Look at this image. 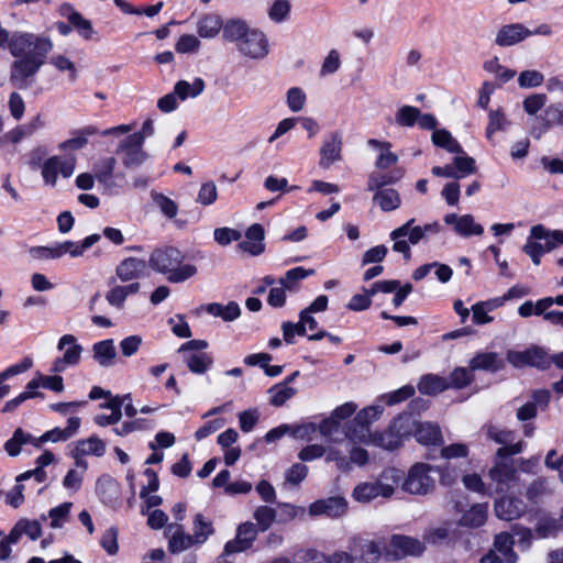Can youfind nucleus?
<instances>
[{
  "label": "nucleus",
  "instance_id": "nucleus-1",
  "mask_svg": "<svg viewBox=\"0 0 563 563\" xmlns=\"http://www.w3.org/2000/svg\"><path fill=\"white\" fill-rule=\"evenodd\" d=\"M0 48L8 49L15 58L11 65L10 79L19 86H25L45 64L53 49L52 40L43 34L27 31L10 33L0 24Z\"/></svg>",
  "mask_w": 563,
  "mask_h": 563
},
{
  "label": "nucleus",
  "instance_id": "nucleus-2",
  "mask_svg": "<svg viewBox=\"0 0 563 563\" xmlns=\"http://www.w3.org/2000/svg\"><path fill=\"white\" fill-rule=\"evenodd\" d=\"M223 40L234 43L236 51L250 59H264L269 53V43L266 34L240 18L225 21Z\"/></svg>",
  "mask_w": 563,
  "mask_h": 563
},
{
  "label": "nucleus",
  "instance_id": "nucleus-3",
  "mask_svg": "<svg viewBox=\"0 0 563 563\" xmlns=\"http://www.w3.org/2000/svg\"><path fill=\"white\" fill-rule=\"evenodd\" d=\"M148 267L173 284L184 283L194 277L198 269L194 264L185 262L184 253L170 245L157 247L150 254Z\"/></svg>",
  "mask_w": 563,
  "mask_h": 563
},
{
  "label": "nucleus",
  "instance_id": "nucleus-4",
  "mask_svg": "<svg viewBox=\"0 0 563 563\" xmlns=\"http://www.w3.org/2000/svg\"><path fill=\"white\" fill-rule=\"evenodd\" d=\"M405 175L402 168H394L386 173L372 172L367 179V190L375 191L373 200L385 211H394L401 205L399 192L394 188H385L398 183Z\"/></svg>",
  "mask_w": 563,
  "mask_h": 563
},
{
  "label": "nucleus",
  "instance_id": "nucleus-5",
  "mask_svg": "<svg viewBox=\"0 0 563 563\" xmlns=\"http://www.w3.org/2000/svg\"><path fill=\"white\" fill-rule=\"evenodd\" d=\"M416 220L409 219L402 225L393 230L389 234L390 240L394 242L393 251L404 255L405 260H410L411 250L410 245H417L426 240L428 235L439 234L442 230L438 221L426 223L423 225L415 224Z\"/></svg>",
  "mask_w": 563,
  "mask_h": 563
},
{
  "label": "nucleus",
  "instance_id": "nucleus-6",
  "mask_svg": "<svg viewBox=\"0 0 563 563\" xmlns=\"http://www.w3.org/2000/svg\"><path fill=\"white\" fill-rule=\"evenodd\" d=\"M438 466L418 462L411 465L402 481L401 489L410 495L426 496L434 492Z\"/></svg>",
  "mask_w": 563,
  "mask_h": 563
},
{
  "label": "nucleus",
  "instance_id": "nucleus-7",
  "mask_svg": "<svg viewBox=\"0 0 563 563\" xmlns=\"http://www.w3.org/2000/svg\"><path fill=\"white\" fill-rule=\"evenodd\" d=\"M413 426L415 419L410 415H400L386 431L372 433L367 444L396 450L402 444L404 439L411 434Z\"/></svg>",
  "mask_w": 563,
  "mask_h": 563
},
{
  "label": "nucleus",
  "instance_id": "nucleus-8",
  "mask_svg": "<svg viewBox=\"0 0 563 563\" xmlns=\"http://www.w3.org/2000/svg\"><path fill=\"white\" fill-rule=\"evenodd\" d=\"M383 411L378 405H373L360 410L353 421L345 427V437L354 443H368L372 432L369 424L377 420Z\"/></svg>",
  "mask_w": 563,
  "mask_h": 563
},
{
  "label": "nucleus",
  "instance_id": "nucleus-9",
  "mask_svg": "<svg viewBox=\"0 0 563 563\" xmlns=\"http://www.w3.org/2000/svg\"><path fill=\"white\" fill-rule=\"evenodd\" d=\"M117 159L106 157L97 162L93 166V174L97 181L103 187L106 192L112 194L114 189L122 188L126 180L123 173L114 174Z\"/></svg>",
  "mask_w": 563,
  "mask_h": 563
},
{
  "label": "nucleus",
  "instance_id": "nucleus-10",
  "mask_svg": "<svg viewBox=\"0 0 563 563\" xmlns=\"http://www.w3.org/2000/svg\"><path fill=\"white\" fill-rule=\"evenodd\" d=\"M140 141V136H128L118 145L115 154L125 168L137 167L147 159V154L143 151V144Z\"/></svg>",
  "mask_w": 563,
  "mask_h": 563
},
{
  "label": "nucleus",
  "instance_id": "nucleus-11",
  "mask_svg": "<svg viewBox=\"0 0 563 563\" xmlns=\"http://www.w3.org/2000/svg\"><path fill=\"white\" fill-rule=\"evenodd\" d=\"M507 360L517 368L530 366L538 369H547L554 363L559 368L563 369V354H554L553 357L549 354H507Z\"/></svg>",
  "mask_w": 563,
  "mask_h": 563
},
{
  "label": "nucleus",
  "instance_id": "nucleus-12",
  "mask_svg": "<svg viewBox=\"0 0 563 563\" xmlns=\"http://www.w3.org/2000/svg\"><path fill=\"white\" fill-rule=\"evenodd\" d=\"M343 137L340 131H332L323 140L320 147V167L328 169L332 164L342 159Z\"/></svg>",
  "mask_w": 563,
  "mask_h": 563
},
{
  "label": "nucleus",
  "instance_id": "nucleus-13",
  "mask_svg": "<svg viewBox=\"0 0 563 563\" xmlns=\"http://www.w3.org/2000/svg\"><path fill=\"white\" fill-rule=\"evenodd\" d=\"M443 220L445 224L451 225L453 231L462 238L481 236L484 233V227L477 223L472 214L448 213Z\"/></svg>",
  "mask_w": 563,
  "mask_h": 563
},
{
  "label": "nucleus",
  "instance_id": "nucleus-14",
  "mask_svg": "<svg viewBox=\"0 0 563 563\" xmlns=\"http://www.w3.org/2000/svg\"><path fill=\"white\" fill-rule=\"evenodd\" d=\"M530 36V29L522 23H509L499 27L495 44L500 47H509L526 41Z\"/></svg>",
  "mask_w": 563,
  "mask_h": 563
},
{
  "label": "nucleus",
  "instance_id": "nucleus-15",
  "mask_svg": "<svg viewBox=\"0 0 563 563\" xmlns=\"http://www.w3.org/2000/svg\"><path fill=\"white\" fill-rule=\"evenodd\" d=\"M385 541L380 540H364L353 538L351 540L350 550L360 552V560L364 563H377L382 556Z\"/></svg>",
  "mask_w": 563,
  "mask_h": 563
},
{
  "label": "nucleus",
  "instance_id": "nucleus-16",
  "mask_svg": "<svg viewBox=\"0 0 563 563\" xmlns=\"http://www.w3.org/2000/svg\"><path fill=\"white\" fill-rule=\"evenodd\" d=\"M257 536L254 523L246 521L238 527L235 539L229 541L224 547V554H232L245 551L251 548Z\"/></svg>",
  "mask_w": 563,
  "mask_h": 563
},
{
  "label": "nucleus",
  "instance_id": "nucleus-17",
  "mask_svg": "<svg viewBox=\"0 0 563 563\" xmlns=\"http://www.w3.org/2000/svg\"><path fill=\"white\" fill-rule=\"evenodd\" d=\"M487 437L496 443L503 444L497 451V456L504 459L507 455H515L522 451L523 443L521 441L509 444L514 440V432L510 430L500 429L496 426L487 428Z\"/></svg>",
  "mask_w": 563,
  "mask_h": 563
},
{
  "label": "nucleus",
  "instance_id": "nucleus-18",
  "mask_svg": "<svg viewBox=\"0 0 563 563\" xmlns=\"http://www.w3.org/2000/svg\"><path fill=\"white\" fill-rule=\"evenodd\" d=\"M148 263L139 257H126L115 267L117 277L125 283L147 275Z\"/></svg>",
  "mask_w": 563,
  "mask_h": 563
},
{
  "label": "nucleus",
  "instance_id": "nucleus-19",
  "mask_svg": "<svg viewBox=\"0 0 563 563\" xmlns=\"http://www.w3.org/2000/svg\"><path fill=\"white\" fill-rule=\"evenodd\" d=\"M194 312L196 314L206 312L212 317L220 318L224 322H232L240 318L241 308L236 301H229L227 305L210 302L199 306Z\"/></svg>",
  "mask_w": 563,
  "mask_h": 563
},
{
  "label": "nucleus",
  "instance_id": "nucleus-20",
  "mask_svg": "<svg viewBox=\"0 0 563 563\" xmlns=\"http://www.w3.org/2000/svg\"><path fill=\"white\" fill-rule=\"evenodd\" d=\"M347 503L343 497H329L319 499L309 506L311 516L325 515L328 517H340L346 512Z\"/></svg>",
  "mask_w": 563,
  "mask_h": 563
},
{
  "label": "nucleus",
  "instance_id": "nucleus-21",
  "mask_svg": "<svg viewBox=\"0 0 563 563\" xmlns=\"http://www.w3.org/2000/svg\"><path fill=\"white\" fill-rule=\"evenodd\" d=\"M225 30V22L218 13L209 12L201 14L196 23V31L199 37L211 40Z\"/></svg>",
  "mask_w": 563,
  "mask_h": 563
},
{
  "label": "nucleus",
  "instance_id": "nucleus-22",
  "mask_svg": "<svg viewBox=\"0 0 563 563\" xmlns=\"http://www.w3.org/2000/svg\"><path fill=\"white\" fill-rule=\"evenodd\" d=\"M367 146L378 152L374 163L375 168L379 170L378 173L389 169L399 161L398 155L391 151L390 142L369 139L367 140Z\"/></svg>",
  "mask_w": 563,
  "mask_h": 563
},
{
  "label": "nucleus",
  "instance_id": "nucleus-23",
  "mask_svg": "<svg viewBox=\"0 0 563 563\" xmlns=\"http://www.w3.org/2000/svg\"><path fill=\"white\" fill-rule=\"evenodd\" d=\"M81 420L78 417H70L67 422V427L64 429L54 428L47 432H45L42 437L35 438L33 445L40 448L44 442H58V441H67L71 437H74L79 428Z\"/></svg>",
  "mask_w": 563,
  "mask_h": 563
},
{
  "label": "nucleus",
  "instance_id": "nucleus-24",
  "mask_svg": "<svg viewBox=\"0 0 563 563\" xmlns=\"http://www.w3.org/2000/svg\"><path fill=\"white\" fill-rule=\"evenodd\" d=\"M390 547L393 548V552L396 558L420 555L426 550L423 542L420 540L400 534L391 537Z\"/></svg>",
  "mask_w": 563,
  "mask_h": 563
},
{
  "label": "nucleus",
  "instance_id": "nucleus-25",
  "mask_svg": "<svg viewBox=\"0 0 563 563\" xmlns=\"http://www.w3.org/2000/svg\"><path fill=\"white\" fill-rule=\"evenodd\" d=\"M526 512V505L521 499L503 497L495 503L496 516L506 521L520 518Z\"/></svg>",
  "mask_w": 563,
  "mask_h": 563
},
{
  "label": "nucleus",
  "instance_id": "nucleus-26",
  "mask_svg": "<svg viewBox=\"0 0 563 563\" xmlns=\"http://www.w3.org/2000/svg\"><path fill=\"white\" fill-rule=\"evenodd\" d=\"M165 533L169 538L168 550L172 553H180L197 544L194 536L185 533L181 525H168Z\"/></svg>",
  "mask_w": 563,
  "mask_h": 563
},
{
  "label": "nucleus",
  "instance_id": "nucleus-27",
  "mask_svg": "<svg viewBox=\"0 0 563 563\" xmlns=\"http://www.w3.org/2000/svg\"><path fill=\"white\" fill-rule=\"evenodd\" d=\"M101 235L98 233L90 234L86 236L80 242L74 241H64L62 243H56L55 246L57 252L60 253V257L68 254L70 257H79L85 254L87 250H89L92 245L99 242Z\"/></svg>",
  "mask_w": 563,
  "mask_h": 563
},
{
  "label": "nucleus",
  "instance_id": "nucleus-28",
  "mask_svg": "<svg viewBox=\"0 0 563 563\" xmlns=\"http://www.w3.org/2000/svg\"><path fill=\"white\" fill-rule=\"evenodd\" d=\"M411 434L415 435L419 443L424 445H439L442 443L441 430L435 423L418 422L415 420Z\"/></svg>",
  "mask_w": 563,
  "mask_h": 563
},
{
  "label": "nucleus",
  "instance_id": "nucleus-29",
  "mask_svg": "<svg viewBox=\"0 0 563 563\" xmlns=\"http://www.w3.org/2000/svg\"><path fill=\"white\" fill-rule=\"evenodd\" d=\"M245 241L240 243V247L250 253L251 255H260L264 252V238L265 232L261 224H252L245 232Z\"/></svg>",
  "mask_w": 563,
  "mask_h": 563
},
{
  "label": "nucleus",
  "instance_id": "nucleus-30",
  "mask_svg": "<svg viewBox=\"0 0 563 563\" xmlns=\"http://www.w3.org/2000/svg\"><path fill=\"white\" fill-rule=\"evenodd\" d=\"M489 476L497 485V490H504L511 482L517 478V471L511 461L496 462L489 471Z\"/></svg>",
  "mask_w": 563,
  "mask_h": 563
},
{
  "label": "nucleus",
  "instance_id": "nucleus-31",
  "mask_svg": "<svg viewBox=\"0 0 563 563\" xmlns=\"http://www.w3.org/2000/svg\"><path fill=\"white\" fill-rule=\"evenodd\" d=\"M515 540L512 534L500 532L495 536L493 549L506 563H516L518 554L514 551Z\"/></svg>",
  "mask_w": 563,
  "mask_h": 563
},
{
  "label": "nucleus",
  "instance_id": "nucleus-32",
  "mask_svg": "<svg viewBox=\"0 0 563 563\" xmlns=\"http://www.w3.org/2000/svg\"><path fill=\"white\" fill-rule=\"evenodd\" d=\"M63 14L67 16L69 24L76 29L78 34L85 40H90L93 34L92 23L85 19L78 11L74 10L71 5L62 7Z\"/></svg>",
  "mask_w": 563,
  "mask_h": 563
},
{
  "label": "nucleus",
  "instance_id": "nucleus-33",
  "mask_svg": "<svg viewBox=\"0 0 563 563\" xmlns=\"http://www.w3.org/2000/svg\"><path fill=\"white\" fill-rule=\"evenodd\" d=\"M141 285L137 282L131 283L129 285H115L110 288V290L106 295V299L109 305L122 308L125 299L129 296H133L140 291Z\"/></svg>",
  "mask_w": 563,
  "mask_h": 563
},
{
  "label": "nucleus",
  "instance_id": "nucleus-34",
  "mask_svg": "<svg viewBox=\"0 0 563 563\" xmlns=\"http://www.w3.org/2000/svg\"><path fill=\"white\" fill-rule=\"evenodd\" d=\"M205 81L201 78H195L192 82L179 80L174 86V92L180 100L196 98L205 90Z\"/></svg>",
  "mask_w": 563,
  "mask_h": 563
},
{
  "label": "nucleus",
  "instance_id": "nucleus-35",
  "mask_svg": "<svg viewBox=\"0 0 563 563\" xmlns=\"http://www.w3.org/2000/svg\"><path fill=\"white\" fill-rule=\"evenodd\" d=\"M418 389L424 395H437L449 389L448 379L438 375L428 374L421 377Z\"/></svg>",
  "mask_w": 563,
  "mask_h": 563
},
{
  "label": "nucleus",
  "instance_id": "nucleus-36",
  "mask_svg": "<svg viewBox=\"0 0 563 563\" xmlns=\"http://www.w3.org/2000/svg\"><path fill=\"white\" fill-rule=\"evenodd\" d=\"M509 126L510 121L501 108L488 111V123L486 126V137L488 140H492L495 133L504 132Z\"/></svg>",
  "mask_w": 563,
  "mask_h": 563
},
{
  "label": "nucleus",
  "instance_id": "nucleus-37",
  "mask_svg": "<svg viewBox=\"0 0 563 563\" xmlns=\"http://www.w3.org/2000/svg\"><path fill=\"white\" fill-rule=\"evenodd\" d=\"M432 143L442 147L449 153L462 154L463 148L460 143L452 136V134L445 129H437L431 135Z\"/></svg>",
  "mask_w": 563,
  "mask_h": 563
},
{
  "label": "nucleus",
  "instance_id": "nucleus-38",
  "mask_svg": "<svg viewBox=\"0 0 563 563\" xmlns=\"http://www.w3.org/2000/svg\"><path fill=\"white\" fill-rule=\"evenodd\" d=\"M33 365L31 358L25 357L19 364H14L8 367L5 371L0 373V399L4 398L10 393V386L3 384L5 379H9L15 375L22 374L29 371Z\"/></svg>",
  "mask_w": 563,
  "mask_h": 563
},
{
  "label": "nucleus",
  "instance_id": "nucleus-39",
  "mask_svg": "<svg viewBox=\"0 0 563 563\" xmlns=\"http://www.w3.org/2000/svg\"><path fill=\"white\" fill-rule=\"evenodd\" d=\"M75 452H76V456L77 455L102 456L106 452V444L101 439L92 435L88 439L78 441L76 443Z\"/></svg>",
  "mask_w": 563,
  "mask_h": 563
},
{
  "label": "nucleus",
  "instance_id": "nucleus-40",
  "mask_svg": "<svg viewBox=\"0 0 563 563\" xmlns=\"http://www.w3.org/2000/svg\"><path fill=\"white\" fill-rule=\"evenodd\" d=\"M71 508H73V503H70V501L63 503V504L52 508L48 511L47 516L43 515L42 519L46 520L48 518L51 520L49 527L53 529H59L65 525V522H67Z\"/></svg>",
  "mask_w": 563,
  "mask_h": 563
},
{
  "label": "nucleus",
  "instance_id": "nucleus-41",
  "mask_svg": "<svg viewBox=\"0 0 563 563\" xmlns=\"http://www.w3.org/2000/svg\"><path fill=\"white\" fill-rule=\"evenodd\" d=\"M487 519V505L486 504H477L472 506L467 511L463 514L461 517V523L463 526L477 528L485 523Z\"/></svg>",
  "mask_w": 563,
  "mask_h": 563
},
{
  "label": "nucleus",
  "instance_id": "nucleus-42",
  "mask_svg": "<svg viewBox=\"0 0 563 563\" xmlns=\"http://www.w3.org/2000/svg\"><path fill=\"white\" fill-rule=\"evenodd\" d=\"M499 305V299L476 302L475 305L472 306L473 322L475 324L489 323L493 320V318L488 314V312L497 308Z\"/></svg>",
  "mask_w": 563,
  "mask_h": 563
},
{
  "label": "nucleus",
  "instance_id": "nucleus-43",
  "mask_svg": "<svg viewBox=\"0 0 563 563\" xmlns=\"http://www.w3.org/2000/svg\"><path fill=\"white\" fill-rule=\"evenodd\" d=\"M531 235L537 239H544L548 242V249L554 250L558 245L563 244V231L549 230L542 224L531 227Z\"/></svg>",
  "mask_w": 563,
  "mask_h": 563
},
{
  "label": "nucleus",
  "instance_id": "nucleus-44",
  "mask_svg": "<svg viewBox=\"0 0 563 563\" xmlns=\"http://www.w3.org/2000/svg\"><path fill=\"white\" fill-rule=\"evenodd\" d=\"M313 269H306L301 266L286 272L285 276L278 280V284L286 287L288 291L297 290V283L313 275Z\"/></svg>",
  "mask_w": 563,
  "mask_h": 563
},
{
  "label": "nucleus",
  "instance_id": "nucleus-45",
  "mask_svg": "<svg viewBox=\"0 0 563 563\" xmlns=\"http://www.w3.org/2000/svg\"><path fill=\"white\" fill-rule=\"evenodd\" d=\"M154 205L158 208L161 213L172 220L178 213V205L176 201L165 196L164 194L152 191L151 194Z\"/></svg>",
  "mask_w": 563,
  "mask_h": 563
},
{
  "label": "nucleus",
  "instance_id": "nucleus-46",
  "mask_svg": "<svg viewBox=\"0 0 563 563\" xmlns=\"http://www.w3.org/2000/svg\"><path fill=\"white\" fill-rule=\"evenodd\" d=\"M378 478L383 483L385 493H389L390 497H393L399 484H402L405 477L401 471L395 467H388L379 474Z\"/></svg>",
  "mask_w": 563,
  "mask_h": 563
},
{
  "label": "nucleus",
  "instance_id": "nucleus-47",
  "mask_svg": "<svg viewBox=\"0 0 563 563\" xmlns=\"http://www.w3.org/2000/svg\"><path fill=\"white\" fill-rule=\"evenodd\" d=\"M34 440L35 438L19 428L14 431L12 438L5 442L4 449L10 456H16L21 452V445L33 444Z\"/></svg>",
  "mask_w": 563,
  "mask_h": 563
},
{
  "label": "nucleus",
  "instance_id": "nucleus-48",
  "mask_svg": "<svg viewBox=\"0 0 563 563\" xmlns=\"http://www.w3.org/2000/svg\"><path fill=\"white\" fill-rule=\"evenodd\" d=\"M291 11L289 0H274L268 8L267 15L274 23H283L288 20Z\"/></svg>",
  "mask_w": 563,
  "mask_h": 563
},
{
  "label": "nucleus",
  "instance_id": "nucleus-49",
  "mask_svg": "<svg viewBox=\"0 0 563 563\" xmlns=\"http://www.w3.org/2000/svg\"><path fill=\"white\" fill-rule=\"evenodd\" d=\"M98 130L95 126H86L84 128L79 134L75 137L66 140L59 144V150L62 151H77L82 148L88 140L87 136L97 134Z\"/></svg>",
  "mask_w": 563,
  "mask_h": 563
},
{
  "label": "nucleus",
  "instance_id": "nucleus-50",
  "mask_svg": "<svg viewBox=\"0 0 563 563\" xmlns=\"http://www.w3.org/2000/svg\"><path fill=\"white\" fill-rule=\"evenodd\" d=\"M420 109L413 106H402L395 114V122L402 128H411L417 124Z\"/></svg>",
  "mask_w": 563,
  "mask_h": 563
},
{
  "label": "nucleus",
  "instance_id": "nucleus-51",
  "mask_svg": "<svg viewBox=\"0 0 563 563\" xmlns=\"http://www.w3.org/2000/svg\"><path fill=\"white\" fill-rule=\"evenodd\" d=\"M271 361L272 358L269 354H251L245 358V363L247 365H258L264 368L266 375L276 376L282 372L283 367L280 365H269Z\"/></svg>",
  "mask_w": 563,
  "mask_h": 563
},
{
  "label": "nucleus",
  "instance_id": "nucleus-52",
  "mask_svg": "<svg viewBox=\"0 0 563 563\" xmlns=\"http://www.w3.org/2000/svg\"><path fill=\"white\" fill-rule=\"evenodd\" d=\"M501 363L503 361L497 358V354H477L471 361V369L482 368L496 372L501 367Z\"/></svg>",
  "mask_w": 563,
  "mask_h": 563
},
{
  "label": "nucleus",
  "instance_id": "nucleus-53",
  "mask_svg": "<svg viewBox=\"0 0 563 563\" xmlns=\"http://www.w3.org/2000/svg\"><path fill=\"white\" fill-rule=\"evenodd\" d=\"M77 465L82 467V471L69 470L63 479V486L70 493H77L82 483L84 472L87 467L86 462L77 461Z\"/></svg>",
  "mask_w": 563,
  "mask_h": 563
},
{
  "label": "nucleus",
  "instance_id": "nucleus-54",
  "mask_svg": "<svg viewBox=\"0 0 563 563\" xmlns=\"http://www.w3.org/2000/svg\"><path fill=\"white\" fill-rule=\"evenodd\" d=\"M561 530V521L559 519L550 517L541 518L536 526V533L540 538L553 537Z\"/></svg>",
  "mask_w": 563,
  "mask_h": 563
},
{
  "label": "nucleus",
  "instance_id": "nucleus-55",
  "mask_svg": "<svg viewBox=\"0 0 563 563\" xmlns=\"http://www.w3.org/2000/svg\"><path fill=\"white\" fill-rule=\"evenodd\" d=\"M484 69L494 74L503 82H507L516 76V71L500 65L497 57H494L484 63Z\"/></svg>",
  "mask_w": 563,
  "mask_h": 563
},
{
  "label": "nucleus",
  "instance_id": "nucleus-56",
  "mask_svg": "<svg viewBox=\"0 0 563 563\" xmlns=\"http://www.w3.org/2000/svg\"><path fill=\"white\" fill-rule=\"evenodd\" d=\"M213 529L210 521L206 520L202 515L198 514L194 521V538L196 543H203L210 534H212Z\"/></svg>",
  "mask_w": 563,
  "mask_h": 563
},
{
  "label": "nucleus",
  "instance_id": "nucleus-57",
  "mask_svg": "<svg viewBox=\"0 0 563 563\" xmlns=\"http://www.w3.org/2000/svg\"><path fill=\"white\" fill-rule=\"evenodd\" d=\"M60 167V158L53 156L48 158L42 166V177L44 183L49 186H55L57 181L58 170Z\"/></svg>",
  "mask_w": 563,
  "mask_h": 563
},
{
  "label": "nucleus",
  "instance_id": "nucleus-58",
  "mask_svg": "<svg viewBox=\"0 0 563 563\" xmlns=\"http://www.w3.org/2000/svg\"><path fill=\"white\" fill-rule=\"evenodd\" d=\"M49 64L53 65L60 73H68V78L70 81H76L77 79V69L75 64L66 56L62 54L53 55L49 58Z\"/></svg>",
  "mask_w": 563,
  "mask_h": 563
},
{
  "label": "nucleus",
  "instance_id": "nucleus-59",
  "mask_svg": "<svg viewBox=\"0 0 563 563\" xmlns=\"http://www.w3.org/2000/svg\"><path fill=\"white\" fill-rule=\"evenodd\" d=\"M268 393L271 402L274 406H282L296 394V390L287 384H279L272 387Z\"/></svg>",
  "mask_w": 563,
  "mask_h": 563
},
{
  "label": "nucleus",
  "instance_id": "nucleus-60",
  "mask_svg": "<svg viewBox=\"0 0 563 563\" xmlns=\"http://www.w3.org/2000/svg\"><path fill=\"white\" fill-rule=\"evenodd\" d=\"M448 379L449 388H464L466 387L472 380L473 376L471 371H468L465 367H457L455 368Z\"/></svg>",
  "mask_w": 563,
  "mask_h": 563
},
{
  "label": "nucleus",
  "instance_id": "nucleus-61",
  "mask_svg": "<svg viewBox=\"0 0 563 563\" xmlns=\"http://www.w3.org/2000/svg\"><path fill=\"white\" fill-rule=\"evenodd\" d=\"M544 81V76L536 69L523 70L519 74L518 85L520 88H537Z\"/></svg>",
  "mask_w": 563,
  "mask_h": 563
},
{
  "label": "nucleus",
  "instance_id": "nucleus-62",
  "mask_svg": "<svg viewBox=\"0 0 563 563\" xmlns=\"http://www.w3.org/2000/svg\"><path fill=\"white\" fill-rule=\"evenodd\" d=\"M276 518L275 509L267 506H260L254 511V519L262 531H266Z\"/></svg>",
  "mask_w": 563,
  "mask_h": 563
},
{
  "label": "nucleus",
  "instance_id": "nucleus-63",
  "mask_svg": "<svg viewBox=\"0 0 563 563\" xmlns=\"http://www.w3.org/2000/svg\"><path fill=\"white\" fill-rule=\"evenodd\" d=\"M200 40L192 34H184L175 44V49L180 54L196 53L200 48Z\"/></svg>",
  "mask_w": 563,
  "mask_h": 563
},
{
  "label": "nucleus",
  "instance_id": "nucleus-64",
  "mask_svg": "<svg viewBox=\"0 0 563 563\" xmlns=\"http://www.w3.org/2000/svg\"><path fill=\"white\" fill-rule=\"evenodd\" d=\"M375 486L372 482H363L357 484L352 493V496L358 503H369L377 498Z\"/></svg>",
  "mask_w": 563,
  "mask_h": 563
}]
</instances>
